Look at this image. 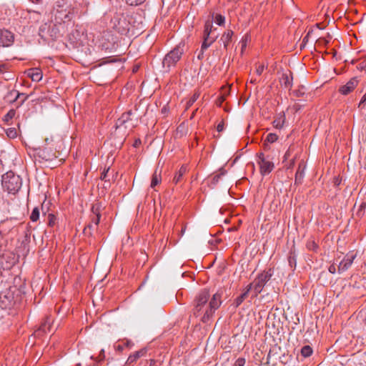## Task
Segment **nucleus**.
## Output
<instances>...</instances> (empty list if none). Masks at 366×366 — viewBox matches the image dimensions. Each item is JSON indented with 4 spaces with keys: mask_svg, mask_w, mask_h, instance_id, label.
<instances>
[{
    "mask_svg": "<svg viewBox=\"0 0 366 366\" xmlns=\"http://www.w3.org/2000/svg\"><path fill=\"white\" fill-rule=\"evenodd\" d=\"M222 294L216 292L210 299V294L206 289L200 291L194 300L192 314L194 317L202 315V322H207L222 304Z\"/></svg>",
    "mask_w": 366,
    "mask_h": 366,
    "instance_id": "nucleus-1",
    "label": "nucleus"
},
{
    "mask_svg": "<svg viewBox=\"0 0 366 366\" xmlns=\"http://www.w3.org/2000/svg\"><path fill=\"white\" fill-rule=\"evenodd\" d=\"M54 11L55 20L60 24L70 21L75 13V9L66 0H57L55 3Z\"/></svg>",
    "mask_w": 366,
    "mask_h": 366,
    "instance_id": "nucleus-2",
    "label": "nucleus"
},
{
    "mask_svg": "<svg viewBox=\"0 0 366 366\" xmlns=\"http://www.w3.org/2000/svg\"><path fill=\"white\" fill-rule=\"evenodd\" d=\"M1 184L3 189L9 194H15L22 186V179L19 175L9 171L2 175Z\"/></svg>",
    "mask_w": 366,
    "mask_h": 366,
    "instance_id": "nucleus-3",
    "label": "nucleus"
},
{
    "mask_svg": "<svg viewBox=\"0 0 366 366\" xmlns=\"http://www.w3.org/2000/svg\"><path fill=\"white\" fill-rule=\"evenodd\" d=\"M184 44H179L172 51H170L163 59V67L169 71L172 66H174L180 60L184 54Z\"/></svg>",
    "mask_w": 366,
    "mask_h": 366,
    "instance_id": "nucleus-4",
    "label": "nucleus"
},
{
    "mask_svg": "<svg viewBox=\"0 0 366 366\" xmlns=\"http://www.w3.org/2000/svg\"><path fill=\"white\" fill-rule=\"evenodd\" d=\"M212 24L209 21H207L204 25V30L203 34V42L201 46V50L197 55L199 59L203 58L204 51L210 46V45L214 42L217 38V35L212 34Z\"/></svg>",
    "mask_w": 366,
    "mask_h": 366,
    "instance_id": "nucleus-5",
    "label": "nucleus"
},
{
    "mask_svg": "<svg viewBox=\"0 0 366 366\" xmlns=\"http://www.w3.org/2000/svg\"><path fill=\"white\" fill-rule=\"evenodd\" d=\"M273 274L274 269L270 267L263 270L257 276V277L254 279L255 286L254 297H256L259 294L262 292L264 285L272 278Z\"/></svg>",
    "mask_w": 366,
    "mask_h": 366,
    "instance_id": "nucleus-6",
    "label": "nucleus"
},
{
    "mask_svg": "<svg viewBox=\"0 0 366 366\" xmlns=\"http://www.w3.org/2000/svg\"><path fill=\"white\" fill-rule=\"evenodd\" d=\"M257 162L259 165L260 173L262 175L269 174L274 167L271 159L268 156L266 157L262 152L257 154Z\"/></svg>",
    "mask_w": 366,
    "mask_h": 366,
    "instance_id": "nucleus-7",
    "label": "nucleus"
},
{
    "mask_svg": "<svg viewBox=\"0 0 366 366\" xmlns=\"http://www.w3.org/2000/svg\"><path fill=\"white\" fill-rule=\"evenodd\" d=\"M14 304V296L11 290L0 292V307L3 310L10 308Z\"/></svg>",
    "mask_w": 366,
    "mask_h": 366,
    "instance_id": "nucleus-8",
    "label": "nucleus"
},
{
    "mask_svg": "<svg viewBox=\"0 0 366 366\" xmlns=\"http://www.w3.org/2000/svg\"><path fill=\"white\" fill-rule=\"evenodd\" d=\"M357 254L353 252H348L340 262L338 265V272L341 273L347 271L352 264Z\"/></svg>",
    "mask_w": 366,
    "mask_h": 366,
    "instance_id": "nucleus-9",
    "label": "nucleus"
},
{
    "mask_svg": "<svg viewBox=\"0 0 366 366\" xmlns=\"http://www.w3.org/2000/svg\"><path fill=\"white\" fill-rule=\"evenodd\" d=\"M112 23L113 24V28L118 33L124 34L129 30L126 19L124 16L120 17L119 15L115 16L112 19Z\"/></svg>",
    "mask_w": 366,
    "mask_h": 366,
    "instance_id": "nucleus-10",
    "label": "nucleus"
},
{
    "mask_svg": "<svg viewBox=\"0 0 366 366\" xmlns=\"http://www.w3.org/2000/svg\"><path fill=\"white\" fill-rule=\"evenodd\" d=\"M14 34L8 30L0 29V46H9L14 42Z\"/></svg>",
    "mask_w": 366,
    "mask_h": 366,
    "instance_id": "nucleus-11",
    "label": "nucleus"
},
{
    "mask_svg": "<svg viewBox=\"0 0 366 366\" xmlns=\"http://www.w3.org/2000/svg\"><path fill=\"white\" fill-rule=\"evenodd\" d=\"M357 79L356 77L352 78L345 85L342 86L339 91L342 94L347 95L357 86Z\"/></svg>",
    "mask_w": 366,
    "mask_h": 366,
    "instance_id": "nucleus-12",
    "label": "nucleus"
},
{
    "mask_svg": "<svg viewBox=\"0 0 366 366\" xmlns=\"http://www.w3.org/2000/svg\"><path fill=\"white\" fill-rule=\"evenodd\" d=\"M306 168V165L304 161H301L299 163L298 169L295 174V184H300L302 182V180L305 177V169Z\"/></svg>",
    "mask_w": 366,
    "mask_h": 366,
    "instance_id": "nucleus-13",
    "label": "nucleus"
},
{
    "mask_svg": "<svg viewBox=\"0 0 366 366\" xmlns=\"http://www.w3.org/2000/svg\"><path fill=\"white\" fill-rule=\"evenodd\" d=\"M132 114V110H129L124 112L121 117L117 120L116 127H120L124 126L128 122L131 120V116Z\"/></svg>",
    "mask_w": 366,
    "mask_h": 366,
    "instance_id": "nucleus-14",
    "label": "nucleus"
},
{
    "mask_svg": "<svg viewBox=\"0 0 366 366\" xmlns=\"http://www.w3.org/2000/svg\"><path fill=\"white\" fill-rule=\"evenodd\" d=\"M280 84L286 89H291L292 86V74L284 73L280 79Z\"/></svg>",
    "mask_w": 366,
    "mask_h": 366,
    "instance_id": "nucleus-15",
    "label": "nucleus"
},
{
    "mask_svg": "<svg viewBox=\"0 0 366 366\" xmlns=\"http://www.w3.org/2000/svg\"><path fill=\"white\" fill-rule=\"evenodd\" d=\"M147 353V350L145 348L142 349L139 351L134 352L130 355L127 360V363L132 364L136 362L139 357L144 356Z\"/></svg>",
    "mask_w": 366,
    "mask_h": 366,
    "instance_id": "nucleus-16",
    "label": "nucleus"
},
{
    "mask_svg": "<svg viewBox=\"0 0 366 366\" xmlns=\"http://www.w3.org/2000/svg\"><path fill=\"white\" fill-rule=\"evenodd\" d=\"M233 34V31L227 30L222 35L220 41H222L224 49H227L229 44L232 41Z\"/></svg>",
    "mask_w": 366,
    "mask_h": 366,
    "instance_id": "nucleus-17",
    "label": "nucleus"
},
{
    "mask_svg": "<svg viewBox=\"0 0 366 366\" xmlns=\"http://www.w3.org/2000/svg\"><path fill=\"white\" fill-rule=\"evenodd\" d=\"M28 76L34 81H39L42 79V73L40 69L33 68L29 70Z\"/></svg>",
    "mask_w": 366,
    "mask_h": 366,
    "instance_id": "nucleus-18",
    "label": "nucleus"
},
{
    "mask_svg": "<svg viewBox=\"0 0 366 366\" xmlns=\"http://www.w3.org/2000/svg\"><path fill=\"white\" fill-rule=\"evenodd\" d=\"M187 170V168L186 166L182 165L178 172L175 174L174 178H173V183L175 184H177L180 183L182 181L183 176L186 174Z\"/></svg>",
    "mask_w": 366,
    "mask_h": 366,
    "instance_id": "nucleus-19",
    "label": "nucleus"
},
{
    "mask_svg": "<svg viewBox=\"0 0 366 366\" xmlns=\"http://www.w3.org/2000/svg\"><path fill=\"white\" fill-rule=\"evenodd\" d=\"M287 260L290 268L294 271L297 266V254L295 249H292L290 251Z\"/></svg>",
    "mask_w": 366,
    "mask_h": 366,
    "instance_id": "nucleus-20",
    "label": "nucleus"
},
{
    "mask_svg": "<svg viewBox=\"0 0 366 366\" xmlns=\"http://www.w3.org/2000/svg\"><path fill=\"white\" fill-rule=\"evenodd\" d=\"M285 121V115L284 113H280L277 118L273 121V126L277 129H281Z\"/></svg>",
    "mask_w": 366,
    "mask_h": 366,
    "instance_id": "nucleus-21",
    "label": "nucleus"
},
{
    "mask_svg": "<svg viewBox=\"0 0 366 366\" xmlns=\"http://www.w3.org/2000/svg\"><path fill=\"white\" fill-rule=\"evenodd\" d=\"M9 96H14V101H16L18 98H19L20 97H24V99L21 100L20 104H22L29 97V95H26L24 93H19L18 91L16 90H13L11 91L9 94Z\"/></svg>",
    "mask_w": 366,
    "mask_h": 366,
    "instance_id": "nucleus-22",
    "label": "nucleus"
},
{
    "mask_svg": "<svg viewBox=\"0 0 366 366\" xmlns=\"http://www.w3.org/2000/svg\"><path fill=\"white\" fill-rule=\"evenodd\" d=\"M312 352L313 350L310 345L302 347L300 350L301 355L305 358L310 357Z\"/></svg>",
    "mask_w": 366,
    "mask_h": 366,
    "instance_id": "nucleus-23",
    "label": "nucleus"
},
{
    "mask_svg": "<svg viewBox=\"0 0 366 366\" xmlns=\"http://www.w3.org/2000/svg\"><path fill=\"white\" fill-rule=\"evenodd\" d=\"M161 182V174L158 173L156 169L152 175V181H151V187L154 188Z\"/></svg>",
    "mask_w": 366,
    "mask_h": 366,
    "instance_id": "nucleus-24",
    "label": "nucleus"
},
{
    "mask_svg": "<svg viewBox=\"0 0 366 366\" xmlns=\"http://www.w3.org/2000/svg\"><path fill=\"white\" fill-rule=\"evenodd\" d=\"M365 208H366V202H363L359 206V208L355 214V217L357 219H361L365 214Z\"/></svg>",
    "mask_w": 366,
    "mask_h": 366,
    "instance_id": "nucleus-25",
    "label": "nucleus"
},
{
    "mask_svg": "<svg viewBox=\"0 0 366 366\" xmlns=\"http://www.w3.org/2000/svg\"><path fill=\"white\" fill-rule=\"evenodd\" d=\"M247 297L248 295H247L246 293H242L234 300L232 305H234V307H238Z\"/></svg>",
    "mask_w": 366,
    "mask_h": 366,
    "instance_id": "nucleus-26",
    "label": "nucleus"
},
{
    "mask_svg": "<svg viewBox=\"0 0 366 366\" xmlns=\"http://www.w3.org/2000/svg\"><path fill=\"white\" fill-rule=\"evenodd\" d=\"M132 343L130 340H124L122 341V343L118 344L117 346V349L119 351H123L125 347H130Z\"/></svg>",
    "mask_w": 366,
    "mask_h": 366,
    "instance_id": "nucleus-27",
    "label": "nucleus"
},
{
    "mask_svg": "<svg viewBox=\"0 0 366 366\" xmlns=\"http://www.w3.org/2000/svg\"><path fill=\"white\" fill-rule=\"evenodd\" d=\"M39 219V207H34L30 215V219L32 222H36Z\"/></svg>",
    "mask_w": 366,
    "mask_h": 366,
    "instance_id": "nucleus-28",
    "label": "nucleus"
},
{
    "mask_svg": "<svg viewBox=\"0 0 366 366\" xmlns=\"http://www.w3.org/2000/svg\"><path fill=\"white\" fill-rule=\"evenodd\" d=\"M97 227H95L94 224L91 222L84 229V234L87 236L92 235V231L97 229Z\"/></svg>",
    "mask_w": 366,
    "mask_h": 366,
    "instance_id": "nucleus-29",
    "label": "nucleus"
},
{
    "mask_svg": "<svg viewBox=\"0 0 366 366\" xmlns=\"http://www.w3.org/2000/svg\"><path fill=\"white\" fill-rule=\"evenodd\" d=\"M102 207V205L99 202L94 204L92 207V212L93 214L94 215H101L100 211H101Z\"/></svg>",
    "mask_w": 366,
    "mask_h": 366,
    "instance_id": "nucleus-30",
    "label": "nucleus"
},
{
    "mask_svg": "<svg viewBox=\"0 0 366 366\" xmlns=\"http://www.w3.org/2000/svg\"><path fill=\"white\" fill-rule=\"evenodd\" d=\"M225 172H226V171L223 168H222L219 170V173L217 174H215L213 177L212 180V183L213 184H217L218 183L219 179L221 178V177L225 174Z\"/></svg>",
    "mask_w": 366,
    "mask_h": 366,
    "instance_id": "nucleus-31",
    "label": "nucleus"
},
{
    "mask_svg": "<svg viewBox=\"0 0 366 366\" xmlns=\"http://www.w3.org/2000/svg\"><path fill=\"white\" fill-rule=\"evenodd\" d=\"M278 139V137L274 133H269L267 135V137L265 139V142L269 143H274Z\"/></svg>",
    "mask_w": 366,
    "mask_h": 366,
    "instance_id": "nucleus-32",
    "label": "nucleus"
},
{
    "mask_svg": "<svg viewBox=\"0 0 366 366\" xmlns=\"http://www.w3.org/2000/svg\"><path fill=\"white\" fill-rule=\"evenodd\" d=\"M307 248L309 249V250H311V251H317V248H318V245L315 243V241L313 240H311V241H308L307 242Z\"/></svg>",
    "mask_w": 366,
    "mask_h": 366,
    "instance_id": "nucleus-33",
    "label": "nucleus"
},
{
    "mask_svg": "<svg viewBox=\"0 0 366 366\" xmlns=\"http://www.w3.org/2000/svg\"><path fill=\"white\" fill-rule=\"evenodd\" d=\"M56 219H57L56 217L54 214H49V215H48L49 226L54 227L56 224Z\"/></svg>",
    "mask_w": 366,
    "mask_h": 366,
    "instance_id": "nucleus-34",
    "label": "nucleus"
},
{
    "mask_svg": "<svg viewBox=\"0 0 366 366\" xmlns=\"http://www.w3.org/2000/svg\"><path fill=\"white\" fill-rule=\"evenodd\" d=\"M225 18L221 14H217L215 16L214 21L218 25L221 26L224 23Z\"/></svg>",
    "mask_w": 366,
    "mask_h": 366,
    "instance_id": "nucleus-35",
    "label": "nucleus"
},
{
    "mask_svg": "<svg viewBox=\"0 0 366 366\" xmlns=\"http://www.w3.org/2000/svg\"><path fill=\"white\" fill-rule=\"evenodd\" d=\"M277 350H280V347L274 346L272 348H271L267 355V360H269L274 354L277 353Z\"/></svg>",
    "mask_w": 366,
    "mask_h": 366,
    "instance_id": "nucleus-36",
    "label": "nucleus"
},
{
    "mask_svg": "<svg viewBox=\"0 0 366 366\" xmlns=\"http://www.w3.org/2000/svg\"><path fill=\"white\" fill-rule=\"evenodd\" d=\"M254 286L255 285H254V280L252 283L249 284L246 287V288H245V290H244V291L243 292L246 293V295H248L249 292L251 291V290H253V293H254ZM254 295V294H253V296Z\"/></svg>",
    "mask_w": 366,
    "mask_h": 366,
    "instance_id": "nucleus-37",
    "label": "nucleus"
},
{
    "mask_svg": "<svg viewBox=\"0 0 366 366\" xmlns=\"http://www.w3.org/2000/svg\"><path fill=\"white\" fill-rule=\"evenodd\" d=\"M125 1L130 6H137L144 2L145 0H125Z\"/></svg>",
    "mask_w": 366,
    "mask_h": 366,
    "instance_id": "nucleus-38",
    "label": "nucleus"
},
{
    "mask_svg": "<svg viewBox=\"0 0 366 366\" xmlns=\"http://www.w3.org/2000/svg\"><path fill=\"white\" fill-rule=\"evenodd\" d=\"M293 93L297 97H303L305 93V86H301L299 89L294 91Z\"/></svg>",
    "mask_w": 366,
    "mask_h": 366,
    "instance_id": "nucleus-39",
    "label": "nucleus"
},
{
    "mask_svg": "<svg viewBox=\"0 0 366 366\" xmlns=\"http://www.w3.org/2000/svg\"><path fill=\"white\" fill-rule=\"evenodd\" d=\"M199 94L196 92L193 94V96L189 99V100L187 102L188 106L192 105L199 98Z\"/></svg>",
    "mask_w": 366,
    "mask_h": 366,
    "instance_id": "nucleus-40",
    "label": "nucleus"
},
{
    "mask_svg": "<svg viewBox=\"0 0 366 366\" xmlns=\"http://www.w3.org/2000/svg\"><path fill=\"white\" fill-rule=\"evenodd\" d=\"M100 217L101 215H94V217L92 218V222L94 224L95 227H98Z\"/></svg>",
    "mask_w": 366,
    "mask_h": 366,
    "instance_id": "nucleus-41",
    "label": "nucleus"
},
{
    "mask_svg": "<svg viewBox=\"0 0 366 366\" xmlns=\"http://www.w3.org/2000/svg\"><path fill=\"white\" fill-rule=\"evenodd\" d=\"M15 115V111L11 109L5 115V120L9 121Z\"/></svg>",
    "mask_w": 366,
    "mask_h": 366,
    "instance_id": "nucleus-42",
    "label": "nucleus"
},
{
    "mask_svg": "<svg viewBox=\"0 0 366 366\" xmlns=\"http://www.w3.org/2000/svg\"><path fill=\"white\" fill-rule=\"evenodd\" d=\"M109 172V167L107 168V169H104V170L103 171V172L102 173L101 177H100L102 180H104L105 182L107 181V177L108 176Z\"/></svg>",
    "mask_w": 366,
    "mask_h": 366,
    "instance_id": "nucleus-43",
    "label": "nucleus"
},
{
    "mask_svg": "<svg viewBox=\"0 0 366 366\" xmlns=\"http://www.w3.org/2000/svg\"><path fill=\"white\" fill-rule=\"evenodd\" d=\"M244 364H245V359L242 358V357H239L236 360L234 366H244Z\"/></svg>",
    "mask_w": 366,
    "mask_h": 366,
    "instance_id": "nucleus-44",
    "label": "nucleus"
},
{
    "mask_svg": "<svg viewBox=\"0 0 366 366\" xmlns=\"http://www.w3.org/2000/svg\"><path fill=\"white\" fill-rule=\"evenodd\" d=\"M311 33H312V31H309L307 32V35L303 38L302 42L301 44V47L304 46L307 43L308 39H309V36L310 35Z\"/></svg>",
    "mask_w": 366,
    "mask_h": 366,
    "instance_id": "nucleus-45",
    "label": "nucleus"
},
{
    "mask_svg": "<svg viewBox=\"0 0 366 366\" xmlns=\"http://www.w3.org/2000/svg\"><path fill=\"white\" fill-rule=\"evenodd\" d=\"M264 69V65H262H262H259L257 67V69H256V74L257 75L260 76L262 74Z\"/></svg>",
    "mask_w": 366,
    "mask_h": 366,
    "instance_id": "nucleus-46",
    "label": "nucleus"
},
{
    "mask_svg": "<svg viewBox=\"0 0 366 366\" xmlns=\"http://www.w3.org/2000/svg\"><path fill=\"white\" fill-rule=\"evenodd\" d=\"M247 38L242 39L241 40V41H240V43H241V44H242V48H241V49H242V51H241L242 54L243 53L244 50L245 49V48H246V46H247Z\"/></svg>",
    "mask_w": 366,
    "mask_h": 366,
    "instance_id": "nucleus-47",
    "label": "nucleus"
},
{
    "mask_svg": "<svg viewBox=\"0 0 366 366\" xmlns=\"http://www.w3.org/2000/svg\"><path fill=\"white\" fill-rule=\"evenodd\" d=\"M317 42L319 44L324 45V46H326V45H327V44H329V41L325 38L319 39Z\"/></svg>",
    "mask_w": 366,
    "mask_h": 366,
    "instance_id": "nucleus-48",
    "label": "nucleus"
},
{
    "mask_svg": "<svg viewBox=\"0 0 366 366\" xmlns=\"http://www.w3.org/2000/svg\"><path fill=\"white\" fill-rule=\"evenodd\" d=\"M224 122H219L217 126V130L219 132H221L224 130Z\"/></svg>",
    "mask_w": 366,
    "mask_h": 366,
    "instance_id": "nucleus-49",
    "label": "nucleus"
},
{
    "mask_svg": "<svg viewBox=\"0 0 366 366\" xmlns=\"http://www.w3.org/2000/svg\"><path fill=\"white\" fill-rule=\"evenodd\" d=\"M45 153L46 149L42 150V154L41 156H42L43 159H45L46 161L50 160L51 157L50 156L47 157Z\"/></svg>",
    "mask_w": 366,
    "mask_h": 366,
    "instance_id": "nucleus-50",
    "label": "nucleus"
},
{
    "mask_svg": "<svg viewBox=\"0 0 366 366\" xmlns=\"http://www.w3.org/2000/svg\"><path fill=\"white\" fill-rule=\"evenodd\" d=\"M329 272L332 274H335V272H336V267L334 264H332L329 267V269H328Z\"/></svg>",
    "mask_w": 366,
    "mask_h": 366,
    "instance_id": "nucleus-51",
    "label": "nucleus"
},
{
    "mask_svg": "<svg viewBox=\"0 0 366 366\" xmlns=\"http://www.w3.org/2000/svg\"><path fill=\"white\" fill-rule=\"evenodd\" d=\"M365 103H366V93L362 97V99L360 102L359 106H361L362 104H365Z\"/></svg>",
    "mask_w": 366,
    "mask_h": 366,
    "instance_id": "nucleus-52",
    "label": "nucleus"
},
{
    "mask_svg": "<svg viewBox=\"0 0 366 366\" xmlns=\"http://www.w3.org/2000/svg\"><path fill=\"white\" fill-rule=\"evenodd\" d=\"M290 149H289V150H287V151L286 152V153L285 154V156H284V160L287 159L290 157Z\"/></svg>",
    "mask_w": 366,
    "mask_h": 366,
    "instance_id": "nucleus-53",
    "label": "nucleus"
},
{
    "mask_svg": "<svg viewBox=\"0 0 366 366\" xmlns=\"http://www.w3.org/2000/svg\"><path fill=\"white\" fill-rule=\"evenodd\" d=\"M141 144L140 139L135 140L134 143V147H137Z\"/></svg>",
    "mask_w": 366,
    "mask_h": 366,
    "instance_id": "nucleus-54",
    "label": "nucleus"
},
{
    "mask_svg": "<svg viewBox=\"0 0 366 366\" xmlns=\"http://www.w3.org/2000/svg\"><path fill=\"white\" fill-rule=\"evenodd\" d=\"M294 164H295V159H292V161L290 162V164L288 168L292 167L294 166Z\"/></svg>",
    "mask_w": 366,
    "mask_h": 366,
    "instance_id": "nucleus-55",
    "label": "nucleus"
},
{
    "mask_svg": "<svg viewBox=\"0 0 366 366\" xmlns=\"http://www.w3.org/2000/svg\"><path fill=\"white\" fill-rule=\"evenodd\" d=\"M29 1L34 4H39L41 1V0H29Z\"/></svg>",
    "mask_w": 366,
    "mask_h": 366,
    "instance_id": "nucleus-56",
    "label": "nucleus"
},
{
    "mask_svg": "<svg viewBox=\"0 0 366 366\" xmlns=\"http://www.w3.org/2000/svg\"><path fill=\"white\" fill-rule=\"evenodd\" d=\"M100 356L104 358V350H102L100 352Z\"/></svg>",
    "mask_w": 366,
    "mask_h": 366,
    "instance_id": "nucleus-57",
    "label": "nucleus"
},
{
    "mask_svg": "<svg viewBox=\"0 0 366 366\" xmlns=\"http://www.w3.org/2000/svg\"><path fill=\"white\" fill-rule=\"evenodd\" d=\"M4 67H5L4 64H0V72H1L3 71Z\"/></svg>",
    "mask_w": 366,
    "mask_h": 366,
    "instance_id": "nucleus-58",
    "label": "nucleus"
},
{
    "mask_svg": "<svg viewBox=\"0 0 366 366\" xmlns=\"http://www.w3.org/2000/svg\"><path fill=\"white\" fill-rule=\"evenodd\" d=\"M185 232V227H183L181 230V235H183V234Z\"/></svg>",
    "mask_w": 366,
    "mask_h": 366,
    "instance_id": "nucleus-59",
    "label": "nucleus"
},
{
    "mask_svg": "<svg viewBox=\"0 0 366 366\" xmlns=\"http://www.w3.org/2000/svg\"><path fill=\"white\" fill-rule=\"evenodd\" d=\"M153 362H154V360H150V365H151L152 364H153Z\"/></svg>",
    "mask_w": 366,
    "mask_h": 366,
    "instance_id": "nucleus-60",
    "label": "nucleus"
},
{
    "mask_svg": "<svg viewBox=\"0 0 366 366\" xmlns=\"http://www.w3.org/2000/svg\"><path fill=\"white\" fill-rule=\"evenodd\" d=\"M251 82H252V83H255V80H252H252H251Z\"/></svg>",
    "mask_w": 366,
    "mask_h": 366,
    "instance_id": "nucleus-61",
    "label": "nucleus"
}]
</instances>
